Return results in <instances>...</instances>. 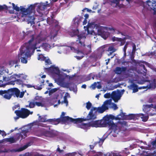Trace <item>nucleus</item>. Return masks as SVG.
Returning a JSON list of instances; mask_svg holds the SVG:
<instances>
[{
    "mask_svg": "<svg viewBox=\"0 0 156 156\" xmlns=\"http://www.w3.org/2000/svg\"><path fill=\"white\" fill-rule=\"evenodd\" d=\"M146 106L149 108H154L153 104H151L150 105H147Z\"/></svg>",
    "mask_w": 156,
    "mask_h": 156,
    "instance_id": "64",
    "label": "nucleus"
},
{
    "mask_svg": "<svg viewBox=\"0 0 156 156\" xmlns=\"http://www.w3.org/2000/svg\"><path fill=\"white\" fill-rule=\"evenodd\" d=\"M97 83L96 82H94L93 84L92 85L91 87H92V88L93 89H95L96 87H97Z\"/></svg>",
    "mask_w": 156,
    "mask_h": 156,
    "instance_id": "57",
    "label": "nucleus"
},
{
    "mask_svg": "<svg viewBox=\"0 0 156 156\" xmlns=\"http://www.w3.org/2000/svg\"><path fill=\"white\" fill-rule=\"evenodd\" d=\"M3 140L4 141H5L6 142H9L10 144H12L16 142L15 138L13 137L4 139Z\"/></svg>",
    "mask_w": 156,
    "mask_h": 156,
    "instance_id": "27",
    "label": "nucleus"
},
{
    "mask_svg": "<svg viewBox=\"0 0 156 156\" xmlns=\"http://www.w3.org/2000/svg\"><path fill=\"white\" fill-rule=\"evenodd\" d=\"M5 86V85L3 83V81L2 80H0V87H4Z\"/></svg>",
    "mask_w": 156,
    "mask_h": 156,
    "instance_id": "59",
    "label": "nucleus"
},
{
    "mask_svg": "<svg viewBox=\"0 0 156 156\" xmlns=\"http://www.w3.org/2000/svg\"><path fill=\"white\" fill-rule=\"evenodd\" d=\"M126 67H117L115 68V71L117 74H121L123 72H125L127 70Z\"/></svg>",
    "mask_w": 156,
    "mask_h": 156,
    "instance_id": "22",
    "label": "nucleus"
},
{
    "mask_svg": "<svg viewBox=\"0 0 156 156\" xmlns=\"http://www.w3.org/2000/svg\"><path fill=\"white\" fill-rule=\"evenodd\" d=\"M24 91L20 92L17 88H12L7 90H0V95L7 100H10L12 96L17 98H22L24 94Z\"/></svg>",
    "mask_w": 156,
    "mask_h": 156,
    "instance_id": "2",
    "label": "nucleus"
},
{
    "mask_svg": "<svg viewBox=\"0 0 156 156\" xmlns=\"http://www.w3.org/2000/svg\"><path fill=\"white\" fill-rule=\"evenodd\" d=\"M37 43L34 41V38L33 35L32 36L31 39L27 43H25V46L22 47L20 48V53L18 54L19 58L21 59V62L27 63V58L31 56V51L34 53L36 47Z\"/></svg>",
    "mask_w": 156,
    "mask_h": 156,
    "instance_id": "1",
    "label": "nucleus"
},
{
    "mask_svg": "<svg viewBox=\"0 0 156 156\" xmlns=\"http://www.w3.org/2000/svg\"><path fill=\"white\" fill-rule=\"evenodd\" d=\"M11 8V7H8L6 5H0V11H2L4 10H7L9 8L10 9Z\"/></svg>",
    "mask_w": 156,
    "mask_h": 156,
    "instance_id": "34",
    "label": "nucleus"
},
{
    "mask_svg": "<svg viewBox=\"0 0 156 156\" xmlns=\"http://www.w3.org/2000/svg\"><path fill=\"white\" fill-rule=\"evenodd\" d=\"M145 62L144 61L143 62H140L139 63V66L141 67H142V69L143 70V72L144 73H143V75L144 76H145L146 75L147 72V69L145 68V66L144 65V63Z\"/></svg>",
    "mask_w": 156,
    "mask_h": 156,
    "instance_id": "26",
    "label": "nucleus"
},
{
    "mask_svg": "<svg viewBox=\"0 0 156 156\" xmlns=\"http://www.w3.org/2000/svg\"><path fill=\"white\" fill-rule=\"evenodd\" d=\"M48 3V2H46L45 3H41L38 5L37 11L40 16H42L48 13L49 11L47 9V8L49 7L50 5Z\"/></svg>",
    "mask_w": 156,
    "mask_h": 156,
    "instance_id": "8",
    "label": "nucleus"
},
{
    "mask_svg": "<svg viewBox=\"0 0 156 156\" xmlns=\"http://www.w3.org/2000/svg\"><path fill=\"white\" fill-rule=\"evenodd\" d=\"M88 126V125L86 123H82V125H80V127L81 128H84Z\"/></svg>",
    "mask_w": 156,
    "mask_h": 156,
    "instance_id": "52",
    "label": "nucleus"
},
{
    "mask_svg": "<svg viewBox=\"0 0 156 156\" xmlns=\"http://www.w3.org/2000/svg\"><path fill=\"white\" fill-rule=\"evenodd\" d=\"M23 75L20 74H14L13 75L11 76L9 78H7L6 77H5L3 76H1L0 77H2V78L3 81H7L9 80H12L16 79V77L17 78H20L21 77V75ZM1 75H2V74H1Z\"/></svg>",
    "mask_w": 156,
    "mask_h": 156,
    "instance_id": "14",
    "label": "nucleus"
},
{
    "mask_svg": "<svg viewBox=\"0 0 156 156\" xmlns=\"http://www.w3.org/2000/svg\"><path fill=\"white\" fill-rule=\"evenodd\" d=\"M147 80L145 79L141 80H138L137 81V83L139 84H144Z\"/></svg>",
    "mask_w": 156,
    "mask_h": 156,
    "instance_id": "42",
    "label": "nucleus"
},
{
    "mask_svg": "<svg viewBox=\"0 0 156 156\" xmlns=\"http://www.w3.org/2000/svg\"><path fill=\"white\" fill-rule=\"evenodd\" d=\"M57 90V89L56 88H54L50 90L49 91V94H52L54 92H55Z\"/></svg>",
    "mask_w": 156,
    "mask_h": 156,
    "instance_id": "50",
    "label": "nucleus"
},
{
    "mask_svg": "<svg viewBox=\"0 0 156 156\" xmlns=\"http://www.w3.org/2000/svg\"><path fill=\"white\" fill-rule=\"evenodd\" d=\"M11 80L9 82V84L14 85L16 83L19 85H22L23 84V81L20 79H16Z\"/></svg>",
    "mask_w": 156,
    "mask_h": 156,
    "instance_id": "18",
    "label": "nucleus"
},
{
    "mask_svg": "<svg viewBox=\"0 0 156 156\" xmlns=\"http://www.w3.org/2000/svg\"><path fill=\"white\" fill-rule=\"evenodd\" d=\"M40 97H39L38 96H36L34 99L32 100V101L34 102L35 101H40Z\"/></svg>",
    "mask_w": 156,
    "mask_h": 156,
    "instance_id": "49",
    "label": "nucleus"
},
{
    "mask_svg": "<svg viewBox=\"0 0 156 156\" xmlns=\"http://www.w3.org/2000/svg\"><path fill=\"white\" fill-rule=\"evenodd\" d=\"M12 5L13 9L17 12H19L20 11V8L17 5L15 6V4L14 3H12Z\"/></svg>",
    "mask_w": 156,
    "mask_h": 156,
    "instance_id": "38",
    "label": "nucleus"
},
{
    "mask_svg": "<svg viewBox=\"0 0 156 156\" xmlns=\"http://www.w3.org/2000/svg\"><path fill=\"white\" fill-rule=\"evenodd\" d=\"M18 63V61L16 60H10L9 62V64L10 66H13L15 64L16 65L15 66V67H16V66H18L17 65H16Z\"/></svg>",
    "mask_w": 156,
    "mask_h": 156,
    "instance_id": "31",
    "label": "nucleus"
},
{
    "mask_svg": "<svg viewBox=\"0 0 156 156\" xmlns=\"http://www.w3.org/2000/svg\"><path fill=\"white\" fill-rule=\"evenodd\" d=\"M146 154V153H145ZM144 156H156V154H155L153 153H151L149 154H147V153L146 154V155H144Z\"/></svg>",
    "mask_w": 156,
    "mask_h": 156,
    "instance_id": "58",
    "label": "nucleus"
},
{
    "mask_svg": "<svg viewBox=\"0 0 156 156\" xmlns=\"http://www.w3.org/2000/svg\"><path fill=\"white\" fill-rule=\"evenodd\" d=\"M106 117L108 118V120L109 121V122L111 123V122H113V120L114 119H115L116 117H115L114 115H106L105 116Z\"/></svg>",
    "mask_w": 156,
    "mask_h": 156,
    "instance_id": "32",
    "label": "nucleus"
},
{
    "mask_svg": "<svg viewBox=\"0 0 156 156\" xmlns=\"http://www.w3.org/2000/svg\"><path fill=\"white\" fill-rule=\"evenodd\" d=\"M58 30H54L51 33V38L54 39L57 35Z\"/></svg>",
    "mask_w": 156,
    "mask_h": 156,
    "instance_id": "33",
    "label": "nucleus"
},
{
    "mask_svg": "<svg viewBox=\"0 0 156 156\" xmlns=\"http://www.w3.org/2000/svg\"><path fill=\"white\" fill-rule=\"evenodd\" d=\"M122 39L121 40V41H120L121 42L120 45L122 46L125 43H126V39L125 38H122Z\"/></svg>",
    "mask_w": 156,
    "mask_h": 156,
    "instance_id": "53",
    "label": "nucleus"
},
{
    "mask_svg": "<svg viewBox=\"0 0 156 156\" xmlns=\"http://www.w3.org/2000/svg\"><path fill=\"white\" fill-rule=\"evenodd\" d=\"M146 88L147 89V85L146 86H144L138 87V89H145Z\"/></svg>",
    "mask_w": 156,
    "mask_h": 156,
    "instance_id": "61",
    "label": "nucleus"
},
{
    "mask_svg": "<svg viewBox=\"0 0 156 156\" xmlns=\"http://www.w3.org/2000/svg\"><path fill=\"white\" fill-rule=\"evenodd\" d=\"M116 51V49L114 48V46L112 45L110 46L108 49L107 51H112V52H114Z\"/></svg>",
    "mask_w": 156,
    "mask_h": 156,
    "instance_id": "36",
    "label": "nucleus"
},
{
    "mask_svg": "<svg viewBox=\"0 0 156 156\" xmlns=\"http://www.w3.org/2000/svg\"><path fill=\"white\" fill-rule=\"evenodd\" d=\"M129 44V42H126V44H125L124 48H123V51L124 52V54L126 55V51L127 48V46Z\"/></svg>",
    "mask_w": 156,
    "mask_h": 156,
    "instance_id": "44",
    "label": "nucleus"
},
{
    "mask_svg": "<svg viewBox=\"0 0 156 156\" xmlns=\"http://www.w3.org/2000/svg\"><path fill=\"white\" fill-rule=\"evenodd\" d=\"M35 106V103L34 102H30L28 105L29 107L30 108H32L34 107Z\"/></svg>",
    "mask_w": 156,
    "mask_h": 156,
    "instance_id": "41",
    "label": "nucleus"
},
{
    "mask_svg": "<svg viewBox=\"0 0 156 156\" xmlns=\"http://www.w3.org/2000/svg\"><path fill=\"white\" fill-rule=\"evenodd\" d=\"M65 117H62L61 119H47L45 116L43 117L40 116L39 118L40 122H49L52 124L56 125L58 124L61 122H68V120H66V119L64 118Z\"/></svg>",
    "mask_w": 156,
    "mask_h": 156,
    "instance_id": "6",
    "label": "nucleus"
},
{
    "mask_svg": "<svg viewBox=\"0 0 156 156\" xmlns=\"http://www.w3.org/2000/svg\"><path fill=\"white\" fill-rule=\"evenodd\" d=\"M141 115H143V114H129L127 115V116L126 118V120H131L133 119L135 120L136 119H138V118Z\"/></svg>",
    "mask_w": 156,
    "mask_h": 156,
    "instance_id": "16",
    "label": "nucleus"
},
{
    "mask_svg": "<svg viewBox=\"0 0 156 156\" xmlns=\"http://www.w3.org/2000/svg\"><path fill=\"white\" fill-rule=\"evenodd\" d=\"M92 106L91 103L89 101L86 103V108L88 110H89Z\"/></svg>",
    "mask_w": 156,
    "mask_h": 156,
    "instance_id": "43",
    "label": "nucleus"
},
{
    "mask_svg": "<svg viewBox=\"0 0 156 156\" xmlns=\"http://www.w3.org/2000/svg\"><path fill=\"white\" fill-rule=\"evenodd\" d=\"M97 115V111L96 107H93L90 110L86 118H78L73 119L69 116L64 117L66 120H68V122H73L74 123H81L83 121L90 120H94L96 119Z\"/></svg>",
    "mask_w": 156,
    "mask_h": 156,
    "instance_id": "3",
    "label": "nucleus"
},
{
    "mask_svg": "<svg viewBox=\"0 0 156 156\" xmlns=\"http://www.w3.org/2000/svg\"><path fill=\"white\" fill-rule=\"evenodd\" d=\"M108 119V118H107L105 116L102 119L100 120L101 127L108 126L110 123Z\"/></svg>",
    "mask_w": 156,
    "mask_h": 156,
    "instance_id": "17",
    "label": "nucleus"
},
{
    "mask_svg": "<svg viewBox=\"0 0 156 156\" xmlns=\"http://www.w3.org/2000/svg\"><path fill=\"white\" fill-rule=\"evenodd\" d=\"M72 33L74 36L77 35L78 38V39L76 40L77 44L80 47L85 46L84 44L85 40L86 38L85 34L83 33H81L79 34V31L78 29L75 30H73L72 31Z\"/></svg>",
    "mask_w": 156,
    "mask_h": 156,
    "instance_id": "7",
    "label": "nucleus"
},
{
    "mask_svg": "<svg viewBox=\"0 0 156 156\" xmlns=\"http://www.w3.org/2000/svg\"><path fill=\"white\" fill-rule=\"evenodd\" d=\"M122 153L127 155L130 153L129 150L127 148H125L124 150L122 151Z\"/></svg>",
    "mask_w": 156,
    "mask_h": 156,
    "instance_id": "46",
    "label": "nucleus"
},
{
    "mask_svg": "<svg viewBox=\"0 0 156 156\" xmlns=\"http://www.w3.org/2000/svg\"><path fill=\"white\" fill-rule=\"evenodd\" d=\"M122 39L121 38L116 37H113L112 38V40L113 41H120Z\"/></svg>",
    "mask_w": 156,
    "mask_h": 156,
    "instance_id": "39",
    "label": "nucleus"
},
{
    "mask_svg": "<svg viewBox=\"0 0 156 156\" xmlns=\"http://www.w3.org/2000/svg\"><path fill=\"white\" fill-rule=\"evenodd\" d=\"M38 60H41L42 61H45V62L47 64H49L50 63V60L49 59H46V58L45 57L42 55H39L37 57Z\"/></svg>",
    "mask_w": 156,
    "mask_h": 156,
    "instance_id": "25",
    "label": "nucleus"
},
{
    "mask_svg": "<svg viewBox=\"0 0 156 156\" xmlns=\"http://www.w3.org/2000/svg\"><path fill=\"white\" fill-rule=\"evenodd\" d=\"M151 144L153 147L155 148L156 147V139L151 142Z\"/></svg>",
    "mask_w": 156,
    "mask_h": 156,
    "instance_id": "55",
    "label": "nucleus"
},
{
    "mask_svg": "<svg viewBox=\"0 0 156 156\" xmlns=\"http://www.w3.org/2000/svg\"><path fill=\"white\" fill-rule=\"evenodd\" d=\"M112 94H111L110 93H106L104 95V97L106 98H111Z\"/></svg>",
    "mask_w": 156,
    "mask_h": 156,
    "instance_id": "47",
    "label": "nucleus"
},
{
    "mask_svg": "<svg viewBox=\"0 0 156 156\" xmlns=\"http://www.w3.org/2000/svg\"><path fill=\"white\" fill-rule=\"evenodd\" d=\"M121 96L122 94L119 91L117 92L114 91L112 93L111 98L115 102H117L120 99Z\"/></svg>",
    "mask_w": 156,
    "mask_h": 156,
    "instance_id": "12",
    "label": "nucleus"
},
{
    "mask_svg": "<svg viewBox=\"0 0 156 156\" xmlns=\"http://www.w3.org/2000/svg\"><path fill=\"white\" fill-rule=\"evenodd\" d=\"M33 156H50L49 155H44L41 154H40L37 153L34 154Z\"/></svg>",
    "mask_w": 156,
    "mask_h": 156,
    "instance_id": "54",
    "label": "nucleus"
},
{
    "mask_svg": "<svg viewBox=\"0 0 156 156\" xmlns=\"http://www.w3.org/2000/svg\"><path fill=\"white\" fill-rule=\"evenodd\" d=\"M26 86L28 88L34 87L35 89L38 90H41L42 88L41 85H39L38 84L36 86H33L32 85L27 84L26 85Z\"/></svg>",
    "mask_w": 156,
    "mask_h": 156,
    "instance_id": "28",
    "label": "nucleus"
},
{
    "mask_svg": "<svg viewBox=\"0 0 156 156\" xmlns=\"http://www.w3.org/2000/svg\"><path fill=\"white\" fill-rule=\"evenodd\" d=\"M132 84L129 86L130 89H132L133 93L137 92L138 91V86L135 84L133 81L131 82Z\"/></svg>",
    "mask_w": 156,
    "mask_h": 156,
    "instance_id": "21",
    "label": "nucleus"
},
{
    "mask_svg": "<svg viewBox=\"0 0 156 156\" xmlns=\"http://www.w3.org/2000/svg\"><path fill=\"white\" fill-rule=\"evenodd\" d=\"M53 71H54L55 73L57 75H58L60 73V70L58 67H54L53 68Z\"/></svg>",
    "mask_w": 156,
    "mask_h": 156,
    "instance_id": "37",
    "label": "nucleus"
},
{
    "mask_svg": "<svg viewBox=\"0 0 156 156\" xmlns=\"http://www.w3.org/2000/svg\"><path fill=\"white\" fill-rule=\"evenodd\" d=\"M35 105L38 106H41L43 107L44 106V105L41 102H35Z\"/></svg>",
    "mask_w": 156,
    "mask_h": 156,
    "instance_id": "48",
    "label": "nucleus"
},
{
    "mask_svg": "<svg viewBox=\"0 0 156 156\" xmlns=\"http://www.w3.org/2000/svg\"><path fill=\"white\" fill-rule=\"evenodd\" d=\"M98 34L100 35L104 39H106L109 35V34L108 32L105 31L101 28H99L98 30Z\"/></svg>",
    "mask_w": 156,
    "mask_h": 156,
    "instance_id": "15",
    "label": "nucleus"
},
{
    "mask_svg": "<svg viewBox=\"0 0 156 156\" xmlns=\"http://www.w3.org/2000/svg\"><path fill=\"white\" fill-rule=\"evenodd\" d=\"M15 113L17 116L24 119L27 117L30 114H32L33 112H30V111L27 108H21L20 110H16Z\"/></svg>",
    "mask_w": 156,
    "mask_h": 156,
    "instance_id": "9",
    "label": "nucleus"
},
{
    "mask_svg": "<svg viewBox=\"0 0 156 156\" xmlns=\"http://www.w3.org/2000/svg\"><path fill=\"white\" fill-rule=\"evenodd\" d=\"M110 102L109 100H107L105 101L103 105L101 107H98L97 108V110L99 113H102L105 112L106 110L108 109V105H110Z\"/></svg>",
    "mask_w": 156,
    "mask_h": 156,
    "instance_id": "10",
    "label": "nucleus"
},
{
    "mask_svg": "<svg viewBox=\"0 0 156 156\" xmlns=\"http://www.w3.org/2000/svg\"><path fill=\"white\" fill-rule=\"evenodd\" d=\"M35 134L38 136H44L53 138L57 136L58 135V133L54 130L51 129L50 128L48 129L45 128H42L37 130Z\"/></svg>",
    "mask_w": 156,
    "mask_h": 156,
    "instance_id": "4",
    "label": "nucleus"
},
{
    "mask_svg": "<svg viewBox=\"0 0 156 156\" xmlns=\"http://www.w3.org/2000/svg\"><path fill=\"white\" fill-rule=\"evenodd\" d=\"M57 151L59 153H62V152L64 151L63 150H60L59 147V146H58V148L57 149Z\"/></svg>",
    "mask_w": 156,
    "mask_h": 156,
    "instance_id": "56",
    "label": "nucleus"
},
{
    "mask_svg": "<svg viewBox=\"0 0 156 156\" xmlns=\"http://www.w3.org/2000/svg\"><path fill=\"white\" fill-rule=\"evenodd\" d=\"M30 144H27L24 145L23 147H20L18 149H16L14 150V151L15 152H20L26 149L28 147L30 146Z\"/></svg>",
    "mask_w": 156,
    "mask_h": 156,
    "instance_id": "29",
    "label": "nucleus"
},
{
    "mask_svg": "<svg viewBox=\"0 0 156 156\" xmlns=\"http://www.w3.org/2000/svg\"><path fill=\"white\" fill-rule=\"evenodd\" d=\"M105 139V138H102L101 139L99 138V141H98L99 144L100 146L102 144L103 142H104Z\"/></svg>",
    "mask_w": 156,
    "mask_h": 156,
    "instance_id": "45",
    "label": "nucleus"
},
{
    "mask_svg": "<svg viewBox=\"0 0 156 156\" xmlns=\"http://www.w3.org/2000/svg\"><path fill=\"white\" fill-rule=\"evenodd\" d=\"M53 25L56 28H57V29L58 30L60 28V26H59V23L58 21H57L56 20H53Z\"/></svg>",
    "mask_w": 156,
    "mask_h": 156,
    "instance_id": "35",
    "label": "nucleus"
},
{
    "mask_svg": "<svg viewBox=\"0 0 156 156\" xmlns=\"http://www.w3.org/2000/svg\"><path fill=\"white\" fill-rule=\"evenodd\" d=\"M125 113H123L122 112L118 115L116 117L115 120H120L121 119H125L127 115H126Z\"/></svg>",
    "mask_w": 156,
    "mask_h": 156,
    "instance_id": "23",
    "label": "nucleus"
},
{
    "mask_svg": "<svg viewBox=\"0 0 156 156\" xmlns=\"http://www.w3.org/2000/svg\"><path fill=\"white\" fill-rule=\"evenodd\" d=\"M136 45L133 43V49L132 51V53H134L135 51H136Z\"/></svg>",
    "mask_w": 156,
    "mask_h": 156,
    "instance_id": "51",
    "label": "nucleus"
},
{
    "mask_svg": "<svg viewBox=\"0 0 156 156\" xmlns=\"http://www.w3.org/2000/svg\"><path fill=\"white\" fill-rule=\"evenodd\" d=\"M149 83L147 85V89H150L151 88H155L156 87V80L154 79L152 81L148 80Z\"/></svg>",
    "mask_w": 156,
    "mask_h": 156,
    "instance_id": "19",
    "label": "nucleus"
},
{
    "mask_svg": "<svg viewBox=\"0 0 156 156\" xmlns=\"http://www.w3.org/2000/svg\"><path fill=\"white\" fill-rule=\"evenodd\" d=\"M27 132L26 130H22L20 133H17L16 134L14 138L16 142L19 140L20 138L21 140L27 136Z\"/></svg>",
    "mask_w": 156,
    "mask_h": 156,
    "instance_id": "13",
    "label": "nucleus"
},
{
    "mask_svg": "<svg viewBox=\"0 0 156 156\" xmlns=\"http://www.w3.org/2000/svg\"><path fill=\"white\" fill-rule=\"evenodd\" d=\"M69 47H70L71 50L75 52L76 51V49L74 47L72 46H69Z\"/></svg>",
    "mask_w": 156,
    "mask_h": 156,
    "instance_id": "63",
    "label": "nucleus"
},
{
    "mask_svg": "<svg viewBox=\"0 0 156 156\" xmlns=\"http://www.w3.org/2000/svg\"><path fill=\"white\" fill-rule=\"evenodd\" d=\"M100 120L93 121L90 123V125L92 127H101Z\"/></svg>",
    "mask_w": 156,
    "mask_h": 156,
    "instance_id": "20",
    "label": "nucleus"
},
{
    "mask_svg": "<svg viewBox=\"0 0 156 156\" xmlns=\"http://www.w3.org/2000/svg\"><path fill=\"white\" fill-rule=\"evenodd\" d=\"M1 134L3 137L6 136L7 135L6 133L3 130L2 131V132Z\"/></svg>",
    "mask_w": 156,
    "mask_h": 156,
    "instance_id": "62",
    "label": "nucleus"
},
{
    "mask_svg": "<svg viewBox=\"0 0 156 156\" xmlns=\"http://www.w3.org/2000/svg\"><path fill=\"white\" fill-rule=\"evenodd\" d=\"M76 154H77L76 152L69 153L65 154V156H75Z\"/></svg>",
    "mask_w": 156,
    "mask_h": 156,
    "instance_id": "40",
    "label": "nucleus"
},
{
    "mask_svg": "<svg viewBox=\"0 0 156 156\" xmlns=\"http://www.w3.org/2000/svg\"><path fill=\"white\" fill-rule=\"evenodd\" d=\"M64 101H63L67 105L68 104V101H67V100L66 99V97L65 96H64Z\"/></svg>",
    "mask_w": 156,
    "mask_h": 156,
    "instance_id": "60",
    "label": "nucleus"
},
{
    "mask_svg": "<svg viewBox=\"0 0 156 156\" xmlns=\"http://www.w3.org/2000/svg\"><path fill=\"white\" fill-rule=\"evenodd\" d=\"M83 17H75L74 20V23L77 26H78L80 22L81 21V19H83Z\"/></svg>",
    "mask_w": 156,
    "mask_h": 156,
    "instance_id": "30",
    "label": "nucleus"
},
{
    "mask_svg": "<svg viewBox=\"0 0 156 156\" xmlns=\"http://www.w3.org/2000/svg\"><path fill=\"white\" fill-rule=\"evenodd\" d=\"M118 126V131H125L126 129V128L128 126L127 122L125 121H119L117 122Z\"/></svg>",
    "mask_w": 156,
    "mask_h": 156,
    "instance_id": "11",
    "label": "nucleus"
},
{
    "mask_svg": "<svg viewBox=\"0 0 156 156\" xmlns=\"http://www.w3.org/2000/svg\"><path fill=\"white\" fill-rule=\"evenodd\" d=\"M108 126L109 129L114 130L115 131L118 130L117 123L115 124L113 122H111V123H109Z\"/></svg>",
    "mask_w": 156,
    "mask_h": 156,
    "instance_id": "24",
    "label": "nucleus"
},
{
    "mask_svg": "<svg viewBox=\"0 0 156 156\" xmlns=\"http://www.w3.org/2000/svg\"><path fill=\"white\" fill-rule=\"evenodd\" d=\"M34 5H31L27 9L24 8L23 6H20V11L22 13L23 16L26 17L28 16V23H30L31 25L34 24V17L33 16H29V15L31 14L35 9Z\"/></svg>",
    "mask_w": 156,
    "mask_h": 156,
    "instance_id": "5",
    "label": "nucleus"
}]
</instances>
